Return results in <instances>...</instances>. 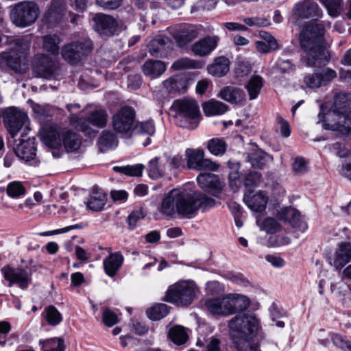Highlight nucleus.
Wrapping results in <instances>:
<instances>
[{"label":"nucleus","instance_id":"nucleus-2","mask_svg":"<svg viewBox=\"0 0 351 351\" xmlns=\"http://www.w3.org/2000/svg\"><path fill=\"white\" fill-rule=\"evenodd\" d=\"M324 28L322 24L308 25L300 33V46L306 52L304 62L313 66L328 61V56L322 47Z\"/></svg>","mask_w":351,"mask_h":351},{"label":"nucleus","instance_id":"nucleus-6","mask_svg":"<svg viewBox=\"0 0 351 351\" xmlns=\"http://www.w3.org/2000/svg\"><path fill=\"white\" fill-rule=\"evenodd\" d=\"M228 327L232 338H246L256 335L260 323L254 315L243 313L232 318L228 323Z\"/></svg>","mask_w":351,"mask_h":351},{"label":"nucleus","instance_id":"nucleus-1","mask_svg":"<svg viewBox=\"0 0 351 351\" xmlns=\"http://www.w3.org/2000/svg\"><path fill=\"white\" fill-rule=\"evenodd\" d=\"M214 204L215 200L202 192L189 193L174 189L162 199L160 212L171 218H174L176 214L192 218L199 210H204Z\"/></svg>","mask_w":351,"mask_h":351},{"label":"nucleus","instance_id":"nucleus-25","mask_svg":"<svg viewBox=\"0 0 351 351\" xmlns=\"http://www.w3.org/2000/svg\"><path fill=\"white\" fill-rule=\"evenodd\" d=\"M217 97L231 104H238L245 99V94L237 87L228 86L220 90Z\"/></svg>","mask_w":351,"mask_h":351},{"label":"nucleus","instance_id":"nucleus-44","mask_svg":"<svg viewBox=\"0 0 351 351\" xmlns=\"http://www.w3.org/2000/svg\"><path fill=\"white\" fill-rule=\"evenodd\" d=\"M254 337H237L233 339L239 351H259L258 345L254 340Z\"/></svg>","mask_w":351,"mask_h":351},{"label":"nucleus","instance_id":"nucleus-29","mask_svg":"<svg viewBox=\"0 0 351 351\" xmlns=\"http://www.w3.org/2000/svg\"><path fill=\"white\" fill-rule=\"evenodd\" d=\"M351 261V243H342L339 245L333 259V265L340 269Z\"/></svg>","mask_w":351,"mask_h":351},{"label":"nucleus","instance_id":"nucleus-54","mask_svg":"<svg viewBox=\"0 0 351 351\" xmlns=\"http://www.w3.org/2000/svg\"><path fill=\"white\" fill-rule=\"evenodd\" d=\"M45 319L49 325L55 326L62 322V317L58 310L51 305L45 308Z\"/></svg>","mask_w":351,"mask_h":351},{"label":"nucleus","instance_id":"nucleus-52","mask_svg":"<svg viewBox=\"0 0 351 351\" xmlns=\"http://www.w3.org/2000/svg\"><path fill=\"white\" fill-rule=\"evenodd\" d=\"M201 66L202 64L198 61L189 58H182L175 61L171 65V69L177 71L187 69H199Z\"/></svg>","mask_w":351,"mask_h":351},{"label":"nucleus","instance_id":"nucleus-18","mask_svg":"<svg viewBox=\"0 0 351 351\" xmlns=\"http://www.w3.org/2000/svg\"><path fill=\"white\" fill-rule=\"evenodd\" d=\"M27 119L26 113L16 108H10L6 110L4 122L12 137L16 136Z\"/></svg>","mask_w":351,"mask_h":351},{"label":"nucleus","instance_id":"nucleus-9","mask_svg":"<svg viewBox=\"0 0 351 351\" xmlns=\"http://www.w3.org/2000/svg\"><path fill=\"white\" fill-rule=\"evenodd\" d=\"M92 50V41L86 38L64 46L62 49V56L66 62L70 64H75L88 56Z\"/></svg>","mask_w":351,"mask_h":351},{"label":"nucleus","instance_id":"nucleus-14","mask_svg":"<svg viewBox=\"0 0 351 351\" xmlns=\"http://www.w3.org/2000/svg\"><path fill=\"white\" fill-rule=\"evenodd\" d=\"M187 166L189 169L195 170L216 171L219 165L210 159L204 158V152L202 149H187L186 150Z\"/></svg>","mask_w":351,"mask_h":351},{"label":"nucleus","instance_id":"nucleus-55","mask_svg":"<svg viewBox=\"0 0 351 351\" xmlns=\"http://www.w3.org/2000/svg\"><path fill=\"white\" fill-rule=\"evenodd\" d=\"M144 168V165L141 164H137L125 167H114V170L116 171L121 172L130 176L138 177L142 175V172Z\"/></svg>","mask_w":351,"mask_h":351},{"label":"nucleus","instance_id":"nucleus-36","mask_svg":"<svg viewBox=\"0 0 351 351\" xmlns=\"http://www.w3.org/2000/svg\"><path fill=\"white\" fill-rule=\"evenodd\" d=\"M208 72L215 76L221 77L229 71V60L223 56L217 58L214 62L207 67Z\"/></svg>","mask_w":351,"mask_h":351},{"label":"nucleus","instance_id":"nucleus-56","mask_svg":"<svg viewBox=\"0 0 351 351\" xmlns=\"http://www.w3.org/2000/svg\"><path fill=\"white\" fill-rule=\"evenodd\" d=\"M146 215L145 211L142 208L134 209L127 218V223L130 229H134L137 222L143 219Z\"/></svg>","mask_w":351,"mask_h":351},{"label":"nucleus","instance_id":"nucleus-27","mask_svg":"<svg viewBox=\"0 0 351 351\" xmlns=\"http://www.w3.org/2000/svg\"><path fill=\"white\" fill-rule=\"evenodd\" d=\"M15 154L21 160L29 161L33 160L36 154L34 138H29L26 141H22L14 149Z\"/></svg>","mask_w":351,"mask_h":351},{"label":"nucleus","instance_id":"nucleus-3","mask_svg":"<svg viewBox=\"0 0 351 351\" xmlns=\"http://www.w3.org/2000/svg\"><path fill=\"white\" fill-rule=\"evenodd\" d=\"M32 39L25 36L13 39L9 49L0 53V66H8L17 73H25L28 69V57Z\"/></svg>","mask_w":351,"mask_h":351},{"label":"nucleus","instance_id":"nucleus-42","mask_svg":"<svg viewBox=\"0 0 351 351\" xmlns=\"http://www.w3.org/2000/svg\"><path fill=\"white\" fill-rule=\"evenodd\" d=\"M163 86L169 93L182 92L186 89V81L181 76H174L163 82Z\"/></svg>","mask_w":351,"mask_h":351},{"label":"nucleus","instance_id":"nucleus-40","mask_svg":"<svg viewBox=\"0 0 351 351\" xmlns=\"http://www.w3.org/2000/svg\"><path fill=\"white\" fill-rule=\"evenodd\" d=\"M62 8L53 3L45 14V19L48 26L52 27L59 23L63 17Z\"/></svg>","mask_w":351,"mask_h":351},{"label":"nucleus","instance_id":"nucleus-62","mask_svg":"<svg viewBox=\"0 0 351 351\" xmlns=\"http://www.w3.org/2000/svg\"><path fill=\"white\" fill-rule=\"evenodd\" d=\"M276 121L279 126L281 135L285 138L289 136L291 134V130L288 121H287L280 115H277Z\"/></svg>","mask_w":351,"mask_h":351},{"label":"nucleus","instance_id":"nucleus-19","mask_svg":"<svg viewBox=\"0 0 351 351\" xmlns=\"http://www.w3.org/2000/svg\"><path fill=\"white\" fill-rule=\"evenodd\" d=\"M34 71L41 77L53 78L58 71V66L48 56L38 54L34 62Z\"/></svg>","mask_w":351,"mask_h":351},{"label":"nucleus","instance_id":"nucleus-4","mask_svg":"<svg viewBox=\"0 0 351 351\" xmlns=\"http://www.w3.org/2000/svg\"><path fill=\"white\" fill-rule=\"evenodd\" d=\"M205 304L212 314L229 315L245 311L250 306V300L243 295L228 294L208 300Z\"/></svg>","mask_w":351,"mask_h":351},{"label":"nucleus","instance_id":"nucleus-45","mask_svg":"<svg viewBox=\"0 0 351 351\" xmlns=\"http://www.w3.org/2000/svg\"><path fill=\"white\" fill-rule=\"evenodd\" d=\"M147 171L148 175L152 179L156 180L162 177L165 173V168L160 158L155 157L152 159L148 163Z\"/></svg>","mask_w":351,"mask_h":351},{"label":"nucleus","instance_id":"nucleus-35","mask_svg":"<svg viewBox=\"0 0 351 351\" xmlns=\"http://www.w3.org/2000/svg\"><path fill=\"white\" fill-rule=\"evenodd\" d=\"M106 195L99 189H94L90 195L86 205L87 207L93 211L101 210L106 204Z\"/></svg>","mask_w":351,"mask_h":351},{"label":"nucleus","instance_id":"nucleus-5","mask_svg":"<svg viewBox=\"0 0 351 351\" xmlns=\"http://www.w3.org/2000/svg\"><path fill=\"white\" fill-rule=\"evenodd\" d=\"M176 110L175 119L180 127L194 129L199 122L200 117L199 108L193 99H183L173 102Z\"/></svg>","mask_w":351,"mask_h":351},{"label":"nucleus","instance_id":"nucleus-64","mask_svg":"<svg viewBox=\"0 0 351 351\" xmlns=\"http://www.w3.org/2000/svg\"><path fill=\"white\" fill-rule=\"evenodd\" d=\"M204 351H221L219 339L212 337L207 342Z\"/></svg>","mask_w":351,"mask_h":351},{"label":"nucleus","instance_id":"nucleus-10","mask_svg":"<svg viewBox=\"0 0 351 351\" xmlns=\"http://www.w3.org/2000/svg\"><path fill=\"white\" fill-rule=\"evenodd\" d=\"M228 167L231 170L229 173L230 186L234 191H237L243 183L249 191L261 183V176L259 173L252 171L243 178L239 171V163L229 162Z\"/></svg>","mask_w":351,"mask_h":351},{"label":"nucleus","instance_id":"nucleus-8","mask_svg":"<svg viewBox=\"0 0 351 351\" xmlns=\"http://www.w3.org/2000/svg\"><path fill=\"white\" fill-rule=\"evenodd\" d=\"M198 289L190 282H180L168 289L165 300L178 306H188L196 298Z\"/></svg>","mask_w":351,"mask_h":351},{"label":"nucleus","instance_id":"nucleus-22","mask_svg":"<svg viewBox=\"0 0 351 351\" xmlns=\"http://www.w3.org/2000/svg\"><path fill=\"white\" fill-rule=\"evenodd\" d=\"M219 38L217 36H208L199 39L191 46L192 52L203 57L210 53L217 46Z\"/></svg>","mask_w":351,"mask_h":351},{"label":"nucleus","instance_id":"nucleus-50","mask_svg":"<svg viewBox=\"0 0 351 351\" xmlns=\"http://www.w3.org/2000/svg\"><path fill=\"white\" fill-rule=\"evenodd\" d=\"M263 86V79L261 77L256 75L251 78L246 88L248 90L250 99H254L257 97Z\"/></svg>","mask_w":351,"mask_h":351},{"label":"nucleus","instance_id":"nucleus-28","mask_svg":"<svg viewBox=\"0 0 351 351\" xmlns=\"http://www.w3.org/2000/svg\"><path fill=\"white\" fill-rule=\"evenodd\" d=\"M336 110L346 117H351V93H340L334 97L332 106Z\"/></svg>","mask_w":351,"mask_h":351},{"label":"nucleus","instance_id":"nucleus-12","mask_svg":"<svg viewBox=\"0 0 351 351\" xmlns=\"http://www.w3.org/2000/svg\"><path fill=\"white\" fill-rule=\"evenodd\" d=\"M326 130H338L344 134L351 132V117H346L331 108L322 119Z\"/></svg>","mask_w":351,"mask_h":351},{"label":"nucleus","instance_id":"nucleus-26","mask_svg":"<svg viewBox=\"0 0 351 351\" xmlns=\"http://www.w3.org/2000/svg\"><path fill=\"white\" fill-rule=\"evenodd\" d=\"M244 202L247 207L255 213H262L266 208L267 197L263 191H258L256 194H246Z\"/></svg>","mask_w":351,"mask_h":351},{"label":"nucleus","instance_id":"nucleus-37","mask_svg":"<svg viewBox=\"0 0 351 351\" xmlns=\"http://www.w3.org/2000/svg\"><path fill=\"white\" fill-rule=\"evenodd\" d=\"M228 109L226 104L215 99H210L203 104V110L206 116L221 115L226 112Z\"/></svg>","mask_w":351,"mask_h":351},{"label":"nucleus","instance_id":"nucleus-16","mask_svg":"<svg viewBox=\"0 0 351 351\" xmlns=\"http://www.w3.org/2000/svg\"><path fill=\"white\" fill-rule=\"evenodd\" d=\"M337 77V73L330 68H324L320 71L308 74L304 77V84L310 88H318L331 82Z\"/></svg>","mask_w":351,"mask_h":351},{"label":"nucleus","instance_id":"nucleus-17","mask_svg":"<svg viewBox=\"0 0 351 351\" xmlns=\"http://www.w3.org/2000/svg\"><path fill=\"white\" fill-rule=\"evenodd\" d=\"M94 29L99 34L112 36L117 27V22L112 16L103 14H94L92 18Z\"/></svg>","mask_w":351,"mask_h":351},{"label":"nucleus","instance_id":"nucleus-11","mask_svg":"<svg viewBox=\"0 0 351 351\" xmlns=\"http://www.w3.org/2000/svg\"><path fill=\"white\" fill-rule=\"evenodd\" d=\"M135 111L130 106L121 108L112 117V125L115 132L130 134L134 128Z\"/></svg>","mask_w":351,"mask_h":351},{"label":"nucleus","instance_id":"nucleus-23","mask_svg":"<svg viewBox=\"0 0 351 351\" xmlns=\"http://www.w3.org/2000/svg\"><path fill=\"white\" fill-rule=\"evenodd\" d=\"M321 11L318 5L310 0L298 3L293 10V15L298 18H315L319 17Z\"/></svg>","mask_w":351,"mask_h":351},{"label":"nucleus","instance_id":"nucleus-13","mask_svg":"<svg viewBox=\"0 0 351 351\" xmlns=\"http://www.w3.org/2000/svg\"><path fill=\"white\" fill-rule=\"evenodd\" d=\"M5 280L9 282V287L16 285L19 288L25 289L32 282V274L22 267H12L8 265L1 269Z\"/></svg>","mask_w":351,"mask_h":351},{"label":"nucleus","instance_id":"nucleus-46","mask_svg":"<svg viewBox=\"0 0 351 351\" xmlns=\"http://www.w3.org/2000/svg\"><path fill=\"white\" fill-rule=\"evenodd\" d=\"M60 38L56 35L47 34L43 37V49L53 54L59 52Z\"/></svg>","mask_w":351,"mask_h":351},{"label":"nucleus","instance_id":"nucleus-48","mask_svg":"<svg viewBox=\"0 0 351 351\" xmlns=\"http://www.w3.org/2000/svg\"><path fill=\"white\" fill-rule=\"evenodd\" d=\"M108 114L105 110L100 109L91 112L88 117V121L95 126L103 128L107 123Z\"/></svg>","mask_w":351,"mask_h":351},{"label":"nucleus","instance_id":"nucleus-57","mask_svg":"<svg viewBox=\"0 0 351 351\" xmlns=\"http://www.w3.org/2000/svg\"><path fill=\"white\" fill-rule=\"evenodd\" d=\"M334 346L343 351H351V341L345 339L341 335L337 333H332L330 335Z\"/></svg>","mask_w":351,"mask_h":351},{"label":"nucleus","instance_id":"nucleus-61","mask_svg":"<svg viewBox=\"0 0 351 351\" xmlns=\"http://www.w3.org/2000/svg\"><path fill=\"white\" fill-rule=\"evenodd\" d=\"M102 319L104 323L107 326H112L118 322V317L117 314L112 312L109 308H106L103 312Z\"/></svg>","mask_w":351,"mask_h":351},{"label":"nucleus","instance_id":"nucleus-32","mask_svg":"<svg viewBox=\"0 0 351 351\" xmlns=\"http://www.w3.org/2000/svg\"><path fill=\"white\" fill-rule=\"evenodd\" d=\"M282 218L287 221L295 228L298 229L302 232H305L308 226L305 221L301 219L300 213L294 208H289L282 211Z\"/></svg>","mask_w":351,"mask_h":351},{"label":"nucleus","instance_id":"nucleus-39","mask_svg":"<svg viewBox=\"0 0 351 351\" xmlns=\"http://www.w3.org/2000/svg\"><path fill=\"white\" fill-rule=\"evenodd\" d=\"M118 141L115 134L110 130H104L98 139V146L101 152L117 146Z\"/></svg>","mask_w":351,"mask_h":351},{"label":"nucleus","instance_id":"nucleus-7","mask_svg":"<svg viewBox=\"0 0 351 351\" xmlns=\"http://www.w3.org/2000/svg\"><path fill=\"white\" fill-rule=\"evenodd\" d=\"M40 14L39 6L30 1H23L16 3L10 12V19L13 24L19 27H26L34 24Z\"/></svg>","mask_w":351,"mask_h":351},{"label":"nucleus","instance_id":"nucleus-41","mask_svg":"<svg viewBox=\"0 0 351 351\" xmlns=\"http://www.w3.org/2000/svg\"><path fill=\"white\" fill-rule=\"evenodd\" d=\"M169 339L176 345H182L186 342L189 336L184 326L176 325L168 332Z\"/></svg>","mask_w":351,"mask_h":351},{"label":"nucleus","instance_id":"nucleus-51","mask_svg":"<svg viewBox=\"0 0 351 351\" xmlns=\"http://www.w3.org/2000/svg\"><path fill=\"white\" fill-rule=\"evenodd\" d=\"M39 344L43 351H64V341L60 338L49 339L40 341Z\"/></svg>","mask_w":351,"mask_h":351},{"label":"nucleus","instance_id":"nucleus-58","mask_svg":"<svg viewBox=\"0 0 351 351\" xmlns=\"http://www.w3.org/2000/svg\"><path fill=\"white\" fill-rule=\"evenodd\" d=\"M274 69L276 73L284 74L293 71L295 66L290 60L279 58Z\"/></svg>","mask_w":351,"mask_h":351},{"label":"nucleus","instance_id":"nucleus-47","mask_svg":"<svg viewBox=\"0 0 351 351\" xmlns=\"http://www.w3.org/2000/svg\"><path fill=\"white\" fill-rule=\"evenodd\" d=\"M207 148L215 156L223 155L226 152L227 144L223 138H214L208 141Z\"/></svg>","mask_w":351,"mask_h":351},{"label":"nucleus","instance_id":"nucleus-59","mask_svg":"<svg viewBox=\"0 0 351 351\" xmlns=\"http://www.w3.org/2000/svg\"><path fill=\"white\" fill-rule=\"evenodd\" d=\"M308 162L302 157L295 158L292 169L296 175H302L308 171Z\"/></svg>","mask_w":351,"mask_h":351},{"label":"nucleus","instance_id":"nucleus-53","mask_svg":"<svg viewBox=\"0 0 351 351\" xmlns=\"http://www.w3.org/2000/svg\"><path fill=\"white\" fill-rule=\"evenodd\" d=\"M169 313L168 307L165 304H158L147 311V315L150 319L160 320Z\"/></svg>","mask_w":351,"mask_h":351},{"label":"nucleus","instance_id":"nucleus-63","mask_svg":"<svg viewBox=\"0 0 351 351\" xmlns=\"http://www.w3.org/2000/svg\"><path fill=\"white\" fill-rule=\"evenodd\" d=\"M244 23L248 26L265 27L269 23L267 19L260 17L245 18L243 19Z\"/></svg>","mask_w":351,"mask_h":351},{"label":"nucleus","instance_id":"nucleus-21","mask_svg":"<svg viewBox=\"0 0 351 351\" xmlns=\"http://www.w3.org/2000/svg\"><path fill=\"white\" fill-rule=\"evenodd\" d=\"M197 181L203 190L213 195L221 192L223 187L219 177L210 173H200L197 177Z\"/></svg>","mask_w":351,"mask_h":351},{"label":"nucleus","instance_id":"nucleus-24","mask_svg":"<svg viewBox=\"0 0 351 351\" xmlns=\"http://www.w3.org/2000/svg\"><path fill=\"white\" fill-rule=\"evenodd\" d=\"M171 47L170 40L162 35L156 36L149 44V51L152 56L162 58L166 56Z\"/></svg>","mask_w":351,"mask_h":351},{"label":"nucleus","instance_id":"nucleus-43","mask_svg":"<svg viewBox=\"0 0 351 351\" xmlns=\"http://www.w3.org/2000/svg\"><path fill=\"white\" fill-rule=\"evenodd\" d=\"M256 223L261 230L267 234H274L282 230L280 223L276 219L271 217L265 218L263 221L258 219Z\"/></svg>","mask_w":351,"mask_h":351},{"label":"nucleus","instance_id":"nucleus-31","mask_svg":"<svg viewBox=\"0 0 351 351\" xmlns=\"http://www.w3.org/2000/svg\"><path fill=\"white\" fill-rule=\"evenodd\" d=\"M156 131L155 124L153 121L148 120L136 123L132 130V134L134 136H145V141L143 142L144 146L150 144L149 136L154 134Z\"/></svg>","mask_w":351,"mask_h":351},{"label":"nucleus","instance_id":"nucleus-49","mask_svg":"<svg viewBox=\"0 0 351 351\" xmlns=\"http://www.w3.org/2000/svg\"><path fill=\"white\" fill-rule=\"evenodd\" d=\"M26 193V189L22 182L13 181L9 183L6 187L7 195L13 199L19 198Z\"/></svg>","mask_w":351,"mask_h":351},{"label":"nucleus","instance_id":"nucleus-15","mask_svg":"<svg viewBox=\"0 0 351 351\" xmlns=\"http://www.w3.org/2000/svg\"><path fill=\"white\" fill-rule=\"evenodd\" d=\"M201 29V25H187L180 28L169 29V33L178 47L185 48L199 36Z\"/></svg>","mask_w":351,"mask_h":351},{"label":"nucleus","instance_id":"nucleus-30","mask_svg":"<svg viewBox=\"0 0 351 351\" xmlns=\"http://www.w3.org/2000/svg\"><path fill=\"white\" fill-rule=\"evenodd\" d=\"M166 69L165 63L160 60H148L142 66L143 73L151 79L160 77Z\"/></svg>","mask_w":351,"mask_h":351},{"label":"nucleus","instance_id":"nucleus-60","mask_svg":"<svg viewBox=\"0 0 351 351\" xmlns=\"http://www.w3.org/2000/svg\"><path fill=\"white\" fill-rule=\"evenodd\" d=\"M328 10L330 15L335 16L338 14L341 0H320Z\"/></svg>","mask_w":351,"mask_h":351},{"label":"nucleus","instance_id":"nucleus-34","mask_svg":"<svg viewBox=\"0 0 351 351\" xmlns=\"http://www.w3.org/2000/svg\"><path fill=\"white\" fill-rule=\"evenodd\" d=\"M247 158L253 168L262 169L271 158V156L263 150L254 147L251 152L247 154Z\"/></svg>","mask_w":351,"mask_h":351},{"label":"nucleus","instance_id":"nucleus-33","mask_svg":"<svg viewBox=\"0 0 351 351\" xmlns=\"http://www.w3.org/2000/svg\"><path fill=\"white\" fill-rule=\"evenodd\" d=\"M123 261V256L118 252L111 253L104 260V268L106 274L110 277L114 276Z\"/></svg>","mask_w":351,"mask_h":351},{"label":"nucleus","instance_id":"nucleus-20","mask_svg":"<svg viewBox=\"0 0 351 351\" xmlns=\"http://www.w3.org/2000/svg\"><path fill=\"white\" fill-rule=\"evenodd\" d=\"M42 141L49 147L58 149L62 146V132L56 125H46L40 131Z\"/></svg>","mask_w":351,"mask_h":351},{"label":"nucleus","instance_id":"nucleus-38","mask_svg":"<svg viewBox=\"0 0 351 351\" xmlns=\"http://www.w3.org/2000/svg\"><path fill=\"white\" fill-rule=\"evenodd\" d=\"M62 145H64L66 152H73L78 149L81 146V140L76 133L69 130L62 132Z\"/></svg>","mask_w":351,"mask_h":351}]
</instances>
